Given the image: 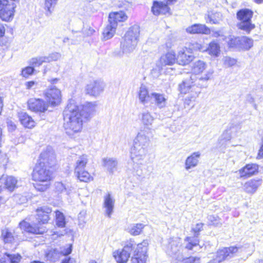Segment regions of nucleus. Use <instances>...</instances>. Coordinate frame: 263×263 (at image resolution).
<instances>
[{
	"label": "nucleus",
	"mask_w": 263,
	"mask_h": 263,
	"mask_svg": "<svg viewBox=\"0 0 263 263\" xmlns=\"http://www.w3.org/2000/svg\"><path fill=\"white\" fill-rule=\"evenodd\" d=\"M148 245V241L146 239L138 244H136L134 240L130 239L125 242L122 249L114 251L113 256L117 263H126L133 251L132 263H146Z\"/></svg>",
	"instance_id": "f257e3e1"
},
{
	"label": "nucleus",
	"mask_w": 263,
	"mask_h": 263,
	"mask_svg": "<svg viewBox=\"0 0 263 263\" xmlns=\"http://www.w3.org/2000/svg\"><path fill=\"white\" fill-rule=\"evenodd\" d=\"M151 129L148 127L141 130L134 140V145L130 150V158L134 163V170L136 175L141 176L143 175L141 169H138V165L142 164V162L146 154V147L149 144V138L152 136Z\"/></svg>",
	"instance_id": "f03ea898"
},
{
	"label": "nucleus",
	"mask_w": 263,
	"mask_h": 263,
	"mask_svg": "<svg viewBox=\"0 0 263 263\" xmlns=\"http://www.w3.org/2000/svg\"><path fill=\"white\" fill-rule=\"evenodd\" d=\"M63 126L66 133L70 136L81 133L85 119L79 106L74 102L69 103L63 111Z\"/></svg>",
	"instance_id": "7ed1b4c3"
},
{
	"label": "nucleus",
	"mask_w": 263,
	"mask_h": 263,
	"mask_svg": "<svg viewBox=\"0 0 263 263\" xmlns=\"http://www.w3.org/2000/svg\"><path fill=\"white\" fill-rule=\"evenodd\" d=\"M50 167L37 164L32 174L33 180L36 182L34 187L38 191L44 192L49 188L52 178V171Z\"/></svg>",
	"instance_id": "20e7f679"
},
{
	"label": "nucleus",
	"mask_w": 263,
	"mask_h": 263,
	"mask_svg": "<svg viewBox=\"0 0 263 263\" xmlns=\"http://www.w3.org/2000/svg\"><path fill=\"white\" fill-rule=\"evenodd\" d=\"M140 34V27L134 25L126 33L124 40L121 43L122 53H129L135 49Z\"/></svg>",
	"instance_id": "39448f33"
},
{
	"label": "nucleus",
	"mask_w": 263,
	"mask_h": 263,
	"mask_svg": "<svg viewBox=\"0 0 263 263\" xmlns=\"http://www.w3.org/2000/svg\"><path fill=\"white\" fill-rule=\"evenodd\" d=\"M239 249L240 252L246 251L247 256L250 255L253 251L252 247L250 246H249L247 248L242 247L238 249L235 247L224 248L218 250L217 252L213 255L212 257L213 258V260L211 262L219 263L225 260L227 257L233 256L238 251Z\"/></svg>",
	"instance_id": "423d86ee"
},
{
	"label": "nucleus",
	"mask_w": 263,
	"mask_h": 263,
	"mask_svg": "<svg viewBox=\"0 0 263 263\" xmlns=\"http://www.w3.org/2000/svg\"><path fill=\"white\" fill-rule=\"evenodd\" d=\"M19 0H0V18L5 22H10L14 17L15 2Z\"/></svg>",
	"instance_id": "0eeeda50"
},
{
	"label": "nucleus",
	"mask_w": 263,
	"mask_h": 263,
	"mask_svg": "<svg viewBox=\"0 0 263 263\" xmlns=\"http://www.w3.org/2000/svg\"><path fill=\"white\" fill-rule=\"evenodd\" d=\"M207 69V64L202 60H197L193 63L191 72L192 75L195 77L202 74L205 71V73L202 74L199 78L200 80L207 81L211 79L214 73L213 69Z\"/></svg>",
	"instance_id": "6e6552de"
},
{
	"label": "nucleus",
	"mask_w": 263,
	"mask_h": 263,
	"mask_svg": "<svg viewBox=\"0 0 263 263\" xmlns=\"http://www.w3.org/2000/svg\"><path fill=\"white\" fill-rule=\"evenodd\" d=\"M253 11L248 9H243L237 13V18L240 21L238 27L248 33L254 29L255 25L251 23Z\"/></svg>",
	"instance_id": "1a4fd4ad"
},
{
	"label": "nucleus",
	"mask_w": 263,
	"mask_h": 263,
	"mask_svg": "<svg viewBox=\"0 0 263 263\" xmlns=\"http://www.w3.org/2000/svg\"><path fill=\"white\" fill-rule=\"evenodd\" d=\"M195 80L194 76H191L190 79L185 80L179 85V90L181 93L186 94L193 92L190 101L192 100L195 101L200 93V89L197 88L195 84Z\"/></svg>",
	"instance_id": "9d476101"
},
{
	"label": "nucleus",
	"mask_w": 263,
	"mask_h": 263,
	"mask_svg": "<svg viewBox=\"0 0 263 263\" xmlns=\"http://www.w3.org/2000/svg\"><path fill=\"white\" fill-rule=\"evenodd\" d=\"M44 95L48 105H50L51 106H57L61 102V91L59 89L54 86H51L46 89Z\"/></svg>",
	"instance_id": "9b49d317"
},
{
	"label": "nucleus",
	"mask_w": 263,
	"mask_h": 263,
	"mask_svg": "<svg viewBox=\"0 0 263 263\" xmlns=\"http://www.w3.org/2000/svg\"><path fill=\"white\" fill-rule=\"evenodd\" d=\"M56 163L54 152L51 147H47L40 154L38 164L51 168Z\"/></svg>",
	"instance_id": "f8f14e48"
},
{
	"label": "nucleus",
	"mask_w": 263,
	"mask_h": 263,
	"mask_svg": "<svg viewBox=\"0 0 263 263\" xmlns=\"http://www.w3.org/2000/svg\"><path fill=\"white\" fill-rule=\"evenodd\" d=\"M181 245V239L180 238H173L169 242L167 250V252L170 256L179 261H181L182 258V255L180 252Z\"/></svg>",
	"instance_id": "ddd939ff"
},
{
	"label": "nucleus",
	"mask_w": 263,
	"mask_h": 263,
	"mask_svg": "<svg viewBox=\"0 0 263 263\" xmlns=\"http://www.w3.org/2000/svg\"><path fill=\"white\" fill-rule=\"evenodd\" d=\"M105 84L100 80H92L86 85L85 90L87 94L98 97L102 93L104 89Z\"/></svg>",
	"instance_id": "4468645a"
},
{
	"label": "nucleus",
	"mask_w": 263,
	"mask_h": 263,
	"mask_svg": "<svg viewBox=\"0 0 263 263\" xmlns=\"http://www.w3.org/2000/svg\"><path fill=\"white\" fill-rule=\"evenodd\" d=\"M195 57L191 50L186 47L181 48L177 53V63L181 65H186L194 59Z\"/></svg>",
	"instance_id": "2eb2a0df"
},
{
	"label": "nucleus",
	"mask_w": 263,
	"mask_h": 263,
	"mask_svg": "<svg viewBox=\"0 0 263 263\" xmlns=\"http://www.w3.org/2000/svg\"><path fill=\"white\" fill-rule=\"evenodd\" d=\"M29 109L34 112H44L48 110V103L42 99L31 98L28 101Z\"/></svg>",
	"instance_id": "dca6fc26"
},
{
	"label": "nucleus",
	"mask_w": 263,
	"mask_h": 263,
	"mask_svg": "<svg viewBox=\"0 0 263 263\" xmlns=\"http://www.w3.org/2000/svg\"><path fill=\"white\" fill-rule=\"evenodd\" d=\"M71 252V246H69L66 248L65 252L61 251L60 252L57 249H50L46 252L45 257L47 260L50 261H56L58 260L62 256H66Z\"/></svg>",
	"instance_id": "f3484780"
},
{
	"label": "nucleus",
	"mask_w": 263,
	"mask_h": 263,
	"mask_svg": "<svg viewBox=\"0 0 263 263\" xmlns=\"http://www.w3.org/2000/svg\"><path fill=\"white\" fill-rule=\"evenodd\" d=\"M176 62H177V60L175 53L171 51L161 57L159 61L157 62V66L159 69H162L164 66L172 65Z\"/></svg>",
	"instance_id": "a211bd4d"
},
{
	"label": "nucleus",
	"mask_w": 263,
	"mask_h": 263,
	"mask_svg": "<svg viewBox=\"0 0 263 263\" xmlns=\"http://www.w3.org/2000/svg\"><path fill=\"white\" fill-rule=\"evenodd\" d=\"M258 165L255 163H250L240 168L238 173L240 178H249L258 172Z\"/></svg>",
	"instance_id": "6ab92c4d"
},
{
	"label": "nucleus",
	"mask_w": 263,
	"mask_h": 263,
	"mask_svg": "<svg viewBox=\"0 0 263 263\" xmlns=\"http://www.w3.org/2000/svg\"><path fill=\"white\" fill-rule=\"evenodd\" d=\"M85 120H87L96 112L97 107L96 102H86L81 106H79Z\"/></svg>",
	"instance_id": "aec40b11"
},
{
	"label": "nucleus",
	"mask_w": 263,
	"mask_h": 263,
	"mask_svg": "<svg viewBox=\"0 0 263 263\" xmlns=\"http://www.w3.org/2000/svg\"><path fill=\"white\" fill-rule=\"evenodd\" d=\"M128 16L123 11L110 12L109 14V23L113 25L118 26V24L125 22Z\"/></svg>",
	"instance_id": "412c9836"
},
{
	"label": "nucleus",
	"mask_w": 263,
	"mask_h": 263,
	"mask_svg": "<svg viewBox=\"0 0 263 263\" xmlns=\"http://www.w3.org/2000/svg\"><path fill=\"white\" fill-rule=\"evenodd\" d=\"M20 228L26 232L36 234H43L44 232H46V229L43 227H36V225H30L28 222L23 221L20 223Z\"/></svg>",
	"instance_id": "4be33fe9"
},
{
	"label": "nucleus",
	"mask_w": 263,
	"mask_h": 263,
	"mask_svg": "<svg viewBox=\"0 0 263 263\" xmlns=\"http://www.w3.org/2000/svg\"><path fill=\"white\" fill-rule=\"evenodd\" d=\"M168 5L166 3L155 1L152 7V11L155 15L170 14V8L168 7Z\"/></svg>",
	"instance_id": "5701e85b"
},
{
	"label": "nucleus",
	"mask_w": 263,
	"mask_h": 263,
	"mask_svg": "<svg viewBox=\"0 0 263 263\" xmlns=\"http://www.w3.org/2000/svg\"><path fill=\"white\" fill-rule=\"evenodd\" d=\"M202 228V224L197 223L195 228L193 229V231L195 232V237H187L185 239V241L187 243L185 245V248L189 250H192L193 247L197 246L199 243V240L197 238L198 234L197 233L199 232Z\"/></svg>",
	"instance_id": "b1692460"
},
{
	"label": "nucleus",
	"mask_w": 263,
	"mask_h": 263,
	"mask_svg": "<svg viewBox=\"0 0 263 263\" xmlns=\"http://www.w3.org/2000/svg\"><path fill=\"white\" fill-rule=\"evenodd\" d=\"M115 200L111 194L107 193L104 196L103 207L105 208V214L110 217L114 208Z\"/></svg>",
	"instance_id": "393cba45"
},
{
	"label": "nucleus",
	"mask_w": 263,
	"mask_h": 263,
	"mask_svg": "<svg viewBox=\"0 0 263 263\" xmlns=\"http://www.w3.org/2000/svg\"><path fill=\"white\" fill-rule=\"evenodd\" d=\"M201 153L199 152H196L188 156L185 161L184 167L186 171L196 167L199 163V159Z\"/></svg>",
	"instance_id": "a878e982"
},
{
	"label": "nucleus",
	"mask_w": 263,
	"mask_h": 263,
	"mask_svg": "<svg viewBox=\"0 0 263 263\" xmlns=\"http://www.w3.org/2000/svg\"><path fill=\"white\" fill-rule=\"evenodd\" d=\"M186 31L190 34H205L210 33V29L205 25L200 24H195L190 26L186 28Z\"/></svg>",
	"instance_id": "bb28decb"
},
{
	"label": "nucleus",
	"mask_w": 263,
	"mask_h": 263,
	"mask_svg": "<svg viewBox=\"0 0 263 263\" xmlns=\"http://www.w3.org/2000/svg\"><path fill=\"white\" fill-rule=\"evenodd\" d=\"M261 183V180L251 179L244 184V191L248 194H253L256 192Z\"/></svg>",
	"instance_id": "cd10ccee"
},
{
	"label": "nucleus",
	"mask_w": 263,
	"mask_h": 263,
	"mask_svg": "<svg viewBox=\"0 0 263 263\" xmlns=\"http://www.w3.org/2000/svg\"><path fill=\"white\" fill-rule=\"evenodd\" d=\"M19 120L21 124L26 128H32L35 127L36 123L32 117L26 112H21L18 114Z\"/></svg>",
	"instance_id": "c85d7f7f"
},
{
	"label": "nucleus",
	"mask_w": 263,
	"mask_h": 263,
	"mask_svg": "<svg viewBox=\"0 0 263 263\" xmlns=\"http://www.w3.org/2000/svg\"><path fill=\"white\" fill-rule=\"evenodd\" d=\"M51 212V209L47 206H43L37 209V217L39 222L47 223L49 219V214Z\"/></svg>",
	"instance_id": "c756f323"
},
{
	"label": "nucleus",
	"mask_w": 263,
	"mask_h": 263,
	"mask_svg": "<svg viewBox=\"0 0 263 263\" xmlns=\"http://www.w3.org/2000/svg\"><path fill=\"white\" fill-rule=\"evenodd\" d=\"M151 98L154 100L155 105L159 108L165 107L167 103V99L164 94L152 92L151 93Z\"/></svg>",
	"instance_id": "7c9ffc66"
},
{
	"label": "nucleus",
	"mask_w": 263,
	"mask_h": 263,
	"mask_svg": "<svg viewBox=\"0 0 263 263\" xmlns=\"http://www.w3.org/2000/svg\"><path fill=\"white\" fill-rule=\"evenodd\" d=\"M118 162L112 158H105L103 159V165L109 174H112L116 170Z\"/></svg>",
	"instance_id": "2f4dec72"
},
{
	"label": "nucleus",
	"mask_w": 263,
	"mask_h": 263,
	"mask_svg": "<svg viewBox=\"0 0 263 263\" xmlns=\"http://www.w3.org/2000/svg\"><path fill=\"white\" fill-rule=\"evenodd\" d=\"M139 100L141 103L145 104L148 102V99L151 97L147 87L144 85H141L138 92Z\"/></svg>",
	"instance_id": "473e14b6"
},
{
	"label": "nucleus",
	"mask_w": 263,
	"mask_h": 263,
	"mask_svg": "<svg viewBox=\"0 0 263 263\" xmlns=\"http://www.w3.org/2000/svg\"><path fill=\"white\" fill-rule=\"evenodd\" d=\"M139 117L142 123L146 126L152 125L154 121V117L148 111L141 112L139 115Z\"/></svg>",
	"instance_id": "72a5a7b5"
},
{
	"label": "nucleus",
	"mask_w": 263,
	"mask_h": 263,
	"mask_svg": "<svg viewBox=\"0 0 263 263\" xmlns=\"http://www.w3.org/2000/svg\"><path fill=\"white\" fill-rule=\"evenodd\" d=\"M74 174L80 181L88 182L93 179V177L85 169L74 171Z\"/></svg>",
	"instance_id": "f704fd0d"
},
{
	"label": "nucleus",
	"mask_w": 263,
	"mask_h": 263,
	"mask_svg": "<svg viewBox=\"0 0 263 263\" xmlns=\"http://www.w3.org/2000/svg\"><path fill=\"white\" fill-rule=\"evenodd\" d=\"M88 161V156L86 155L79 157L75 163L74 171L85 169Z\"/></svg>",
	"instance_id": "c9c22d12"
},
{
	"label": "nucleus",
	"mask_w": 263,
	"mask_h": 263,
	"mask_svg": "<svg viewBox=\"0 0 263 263\" xmlns=\"http://www.w3.org/2000/svg\"><path fill=\"white\" fill-rule=\"evenodd\" d=\"M222 15L220 12H209L206 22L211 24H218L222 20Z\"/></svg>",
	"instance_id": "e433bc0d"
},
{
	"label": "nucleus",
	"mask_w": 263,
	"mask_h": 263,
	"mask_svg": "<svg viewBox=\"0 0 263 263\" xmlns=\"http://www.w3.org/2000/svg\"><path fill=\"white\" fill-rule=\"evenodd\" d=\"M21 258V256L19 254L11 255L6 253L0 260V263H18L20 261Z\"/></svg>",
	"instance_id": "4c0bfd02"
},
{
	"label": "nucleus",
	"mask_w": 263,
	"mask_h": 263,
	"mask_svg": "<svg viewBox=\"0 0 263 263\" xmlns=\"http://www.w3.org/2000/svg\"><path fill=\"white\" fill-rule=\"evenodd\" d=\"M58 0H45L44 9L46 15L49 16L52 13Z\"/></svg>",
	"instance_id": "58836bf2"
},
{
	"label": "nucleus",
	"mask_w": 263,
	"mask_h": 263,
	"mask_svg": "<svg viewBox=\"0 0 263 263\" xmlns=\"http://www.w3.org/2000/svg\"><path fill=\"white\" fill-rule=\"evenodd\" d=\"M205 51H207L209 54L217 57L220 52L219 45L215 42H212L210 43L209 47Z\"/></svg>",
	"instance_id": "ea45409f"
},
{
	"label": "nucleus",
	"mask_w": 263,
	"mask_h": 263,
	"mask_svg": "<svg viewBox=\"0 0 263 263\" xmlns=\"http://www.w3.org/2000/svg\"><path fill=\"white\" fill-rule=\"evenodd\" d=\"M17 180L13 176H8L6 177L4 185L6 189L10 192H12L17 187Z\"/></svg>",
	"instance_id": "a19ab883"
},
{
	"label": "nucleus",
	"mask_w": 263,
	"mask_h": 263,
	"mask_svg": "<svg viewBox=\"0 0 263 263\" xmlns=\"http://www.w3.org/2000/svg\"><path fill=\"white\" fill-rule=\"evenodd\" d=\"M117 27L116 26H114L109 23V24L104 29L103 32L104 38L105 40L111 38L116 32Z\"/></svg>",
	"instance_id": "79ce46f5"
},
{
	"label": "nucleus",
	"mask_w": 263,
	"mask_h": 263,
	"mask_svg": "<svg viewBox=\"0 0 263 263\" xmlns=\"http://www.w3.org/2000/svg\"><path fill=\"white\" fill-rule=\"evenodd\" d=\"M239 48L244 50H249L253 45V41L247 36L240 37Z\"/></svg>",
	"instance_id": "37998d69"
},
{
	"label": "nucleus",
	"mask_w": 263,
	"mask_h": 263,
	"mask_svg": "<svg viewBox=\"0 0 263 263\" xmlns=\"http://www.w3.org/2000/svg\"><path fill=\"white\" fill-rule=\"evenodd\" d=\"M228 45L231 48H239L240 37L230 35L225 39Z\"/></svg>",
	"instance_id": "c03bdc74"
},
{
	"label": "nucleus",
	"mask_w": 263,
	"mask_h": 263,
	"mask_svg": "<svg viewBox=\"0 0 263 263\" xmlns=\"http://www.w3.org/2000/svg\"><path fill=\"white\" fill-rule=\"evenodd\" d=\"M144 225L142 223H137L133 224L129 229V233L134 236L139 235L142 231Z\"/></svg>",
	"instance_id": "a18cd8bd"
},
{
	"label": "nucleus",
	"mask_w": 263,
	"mask_h": 263,
	"mask_svg": "<svg viewBox=\"0 0 263 263\" xmlns=\"http://www.w3.org/2000/svg\"><path fill=\"white\" fill-rule=\"evenodd\" d=\"M55 213L56 225L59 227H64L66 224V221L64 214L59 211H57Z\"/></svg>",
	"instance_id": "49530a36"
},
{
	"label": "nucleus",
	"mask_w": 263,
	"mask_h": 263,
	"mask_svg": "<svg viewBox=\"0 0 263 263\" xmlns=\"http://www.w3.org/2000/svg\"><path fill=\"white\" fill-rule=\"evenodd\" d=\"M2 236L5 243H11L14 240L13 234L8 230H3Z\"/></svg>",
	"instance_id": "de8ad7c7"
},
{
	"label": "nucleus",
	"mask_w": 263,
	"mask_h": 263,
	"mask_svg": "<svg viewBox=\"0 0 263 263\" xmlns=\"http://www.w3.org/2000/svg\"><path fill=\"white\" fill-rule=\"evenodd\" d=\"M46 57H39L32 58L30 61V63L34 66H39L44 62H46Z\"/></svg>",
	"instance_id": "09e8293b"
},
{
	"label": "nucleus",
	"mask_w": 263,
	"mask_h": 263,
	"mask_svg": "<svg viewBox=\"0 0 263 263\" xmlns=\"http://www.w3.org/2000/svg\"><path fill=\"white\" fill-rule=\"evenodd\" d=\"M188 49L191 50V51H192L193 53V51H204L206 50V48L204 47L202 45L200 44H199L198 43H195L192 44L190 46L189 48H187Z\"/></svg>",
	"instance_id": "8fccbe9b"
},
{
	"label": "nucleus",
	"mask_w": 263,
	"mask_h": 263,
	"mask_svg": "<svg viewBox=\"0 0 263 263\" xmlns=\"http://www.w3.org/2000/svg\"><path fill=\"white\" fill-rule=\"evenodd\" d=\"M61 58V53L59 52H53L46 57V62H50L52 61H56L60 60Z\"/></svg>",
	"instance_id": "3c124183"
},
{
	"label": "nucleus",
	"mask_w": 263,
	"mask_h": 263,
	"mask_svg": "<svg viewBox=\"0 0 263 263\" xmlns=\"http://www.w3.org/2000/svg\"><path fill=\"white\" fill-rule=\"evenodd\" d=\"M34 70V69L32 67H26L22 69L21 75L23 77L28 78L33 73Z\"/></svg>",
	"instance_id": "603ef678"
},
{
	"label": "nucleus",
	"mask_w": 263,
	"mask_h": 263,
	"mask_svg": "<svg viewBox=\"0 0 263 263\" xmlns=\"http://www.w3.org/2000/svg\"><path fill=\"white\" fill-rule=\"evenodd\" d=\"M182 263H200V259L199 257L191 256L187 258H185L181 260Z\"/></svg>",
	"instance_id": "864d4df0"
},
{
	"label": "nucleus",
	"mask_w": 263,
	"mask_h": 263,
	"mask_svg": "<svg viewBox=\"0 0 263 263\" xmlns=\"http://www.w3.org/2000/svg\"><path fill=\"white\" fill-rule=\"evenodd\" d=\"M223 63L227 67H231L236 64V60L230 57H224L223 59Z\"/></svg>",
	"instance_id": "5fc2aeb1"
},
{
	"label": "nucleus",
	"mask_w": 263,
	"mask_h": 263,
	"mask_svg": "<svg viewBox=\"0 0 263 263\" xmlns=\"http://www.w3.org/2000/svg\"><path fill=\"white\" fill-rule=\"evenodd\" d=\"M55 189L57 192L60 193L65 192L67 194H68V192L65 187V185L60 182H57L55 183Z\"/></svg>",
	"instance_id": "6e6d98bb"
},
{
	"label": "nucleus",
	"mask_w": 263,
	"mask_h": 263,
	"mask_svg": "<svg viewBox=\"0 0 263 263\" xmlns=\"http://www.w3.org/2000/svg\"><path fill=\"white\" fill-rule=\"evenodd\" d=\"M86 211H81L78 216V219L80 224H83L86 222Z\"/></svg>",
	"instance_id": "4d7b16f0"
},
{
	"label": "nucleus",
	"mask_w": 263,
	"mask_h": 263,
	"mask_svg": "<svg viewBox=\"0 0 263 263\" xmlns=\"http://www.w3.org/2000/svg\"><path fill=\"white\" fill-rule=\"evenodd\" d=\"M7 123L8 129L10 131H13L16 128V126L15 124L14 123V122L10 120H8Z\"/></svg>",
	"instance_id": "13d9d810"
},
{
	"label": "nucleus",
	"mask_w": 263,
	"mask_h": 263,
	"mask_svg": "<svg viewBox=\"0 0 263 263\" xmlns=\"http://www.w3.org/2000/svg\"><path fill=\"white\" fill-rule=\"evenodd\" d=\"M37 84V83L35 81H31L27 82L25 83L26 87L27 89H30L33 87L35 85Z\"/></svg>",
	"instance_id": "bf43d9fd"
},
{
	"label": "nucleus",
	"mask_w": 263,
	"mask_h": 263,
	"mask_svg": "<svg viewBox=\"0 0 263 263\" xmlns=\"http://www.w3.org/2000/svg\"><path fill=\"white\" fill-rule=\"evenodd\" d=\"M64 233H59L58 231H54V232H53V233L52 234V239H55L59 236H63Z\"/></svg>",
	"instance_id": "052dcab7"
},
{
	"label": "nucleus",
	"mask_w": 263,
	"mask_h": 263,
	"mask_svg": "<svg viewBox=\"0 0 263 263\" xmlns=\"http://www.w3.org/2000/svg\"><path fill=\"white\" fill-rule=\"evenodd\" d=\"M261 158H263V139H262L261 147H260V149L259 150V152L258 153V156H257V158L260 159Z\"/></svg>",
	"instance_id": "680f3d73"
},
{
	"label": "nucleus",
	"mask_w": 263,
	"mask_h": 263,
	"mask_svg": "<svg viewBox=\"0 0 263 263\" xmlns=\"http://www.w3.org/2000/svg\"><path fill=\"white\" fill-rule=\"evenodd\" d=\"M5 33V28L3 25L0 24V37L2 36Z\"/></svg>",
	"instance_id": "e2e57ef3"
},
{
	"label": "nucleus",
	"mask_w": 263,
	"mask_h": 263,
	"mask_svg": "<svg viewBox=\"0 0 263 263\" xmlns=\"http://www.w3.org/2000/svg\"><path fill=\"white\" fill-rule=\"evenodd\" d=\"M74 261L70 258H66L63 260L62 263H74Z\"/></svg>",
	"instance_id": "0e129e2a"
},
{
	"label": "nucleus",
	"mask_w": 263,
	"mask_h": 263,
	"mask_svg": "<svg viewBox=\"0 0 263 263\" xmlns=\"http://www.w3.org/2000/svg\"><path fill=\"white\" fill-rule=\"evenodd\" d=\"M222 36V32L220 31H216L213 34V36H214L215 37H218Z\"/></svg>",
	"instance_id": "69168bd1"
},
{
	"label": "nucleus",
	"mask_w": 263,
	"mask_h": 263,
	"mask_svg": "<svg viewBox=\"0 0 263 263\" xmlns=\"http://www.w3.org/2000/svg\"><path fill=\"white\" fill-rule=\"evenodd\" d=\"M167 4L171 5L174 4L178 0H165Z\"/></svg>",
	"instance_id": "338daca9"
},
{
	"label": "nucleus",
	"mask_w": 263,
	"mask_h": 263,
	"mask_svg": "<svg viewBox=\"0 0 263 263\" xmlns=\"http://www.w3.org/2000/svg\"><path fill=\"white\" fill-rule=\"evenodd\" d=\"M69 246H71L72 247V245L69 244V245H67V246H65V247H61V248H60V250H59V252H60L61 251H63V252H65V251H66V248L67 247Z\"/></svg>",
	"instance_id": "774afa93"
}]
</instances>
